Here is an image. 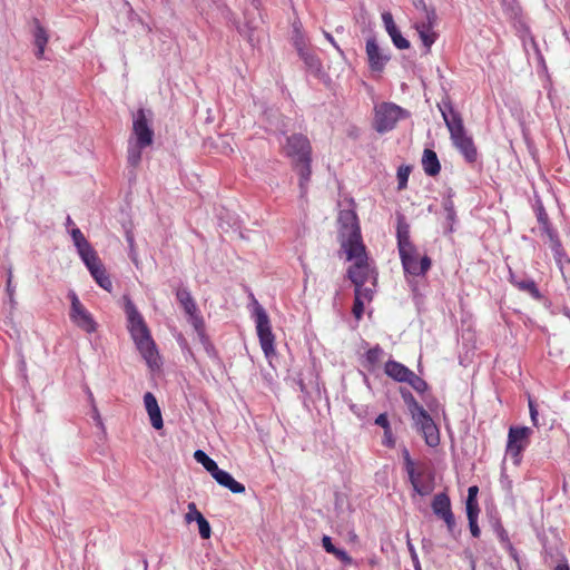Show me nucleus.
I'll use <instances>...</instances> for the list:
<instances>
[{
	"instance_id": "f257e3e1",
	"label": "nucleus",
	"mask_w": 570,
	"mask_h": 570,
	"mask_svg": "<svg viewBox=\"0 0 570 570\" xmlns=\"http://www.w3.org/2000/svg\"><path fill=\"white\" fill-rule=\"evenodd\" d=\"M124 312L127 318V330L136 348L151 370L160 366V357L150 331L141 313L128 295L122 297Z\"/></svg>"
},
{
	"instance_id": "f03ea898",
	"label": "nucleus",
	"mask_w": 570,
	"mask_h": 570,
	"mask_svg": "<svg viewBox=\"0 0 570 570\" xmlns=\"http://www.w3.org/2000/svg\"><path fill=\"white\" fill-rule=\"evenodd\" d=\"M438 108L450 132L453 146L468 163H474L478 157V151L472 137L468 135L464 128L460 112L454 109L449 97L443 98L441 102L438 104Z\"/></svg>"
},
{
	"instance_id": "7ed1b4c3",
	"label": "nucleus",
	"mask_w": 570,
	"mask_h": 570,
	"mask_svg": "<svg viewBox=\"0 0 570 570\" xmlns=\"http://www.w3.org/2000/svg\"><path fill=\"white\" fill-rule=\"evenodd\" d=\"M283 150L293 161L294 169L299 176L298 186L301 189V197H305L312 175V147L309 140L302 134H294L286 138V144L283 146Z\"/></svg>"
},
{
	"instance_id": "20e7f679",
	"label": "nucleus",
	"mask_w": 570,
	"mask_h": 570,
	"mask_svg": "<svg viewBox=\"0 0 570 570\" xmlns=\"http://www.w3.org/2000/svg\"><path fill=\"white\" fill-rule=\"evenodd\" d=\"M410 117V112L394 102H380L374 106L373 128L379 134L393 130L401 119Z\"/></svg>"
},
{
	"instance_id": "39448f33",
	"label": "nucleus",
	"mask_w": 570,
	"mask_h": 570,
	"mask_svg": "<svg viewBox=\"0 0 570 570\" xmlns=\"http://www.w3.org/2000/svg\"><path fill=\"white\" fill-rule=\"evenodd\" d=\"M338 236L343 249H362L361 228L356 214L351 209L341 210L337 217Z\"/></svg>"
},
{
	"instance_id": "423d86ee",
	"label": "nucleus",
	"mask_w": 570,
	"mask_h": 570,
	"mask_svg": "<svg viewBox=\"0 0 570 570\" xmlns=\"http://www.w3.org/2000/svg\"><path fill=\"white\" fill-rule=\"evenodd\" d=\"M353 249L354 247L344 249L346 259L354 262L347 271L348 278L354 284V286L364 285L370 279H373L374 285L376 277L374 275V269L371 268L367 262L365 246L362 245V249Z\"/></svg>"
},
{
	"instance_id": "0eeeda50",
	"label": "nucleus",
	"mask_w": 570,
	"mask_h": 570,
	"mask_svg": "<svg viewBox=\"0 0 570 570\" xmlns=\"http://www.w3.org/2000/svg\"><path fill=\"white\" fill-rule=\"evenodd\" d=\"M253 316L262 351L265 357L271 360L276 355L275 336L272 332L269 317L265 308L257 301H255Z\"/></svg>"
},
{
	"instance_id": "6e6552de",
	"label": "nucleus",
	"mask_w": 570,
	"mask_h": 570,
	"mask_svg": "<svg viewBox=\"0 0 570 570\" xmlns=\"http://www.w3.org/2000/svg\"><path fill=\"white\" fill-rule=\"evenodd\" d=\"M410 409L415 426L423 435L426 445L438 446L440 444V432L430 414L412 396Z\"/></svg>"
},
{
	"instance_id": "1a4fd4ad",
	"label": "nucleus",
	"mask_w": 570,
	"mask_h": 570,
	"mask_svg": "<svg viewBox=\"0 0 570 570\" xmlns=\"http://www.w3.org/2000/svg\"><path fill=\"white\" fill-rule=\"evenodd\" d=\"M532 433V429L528 426H510L505 456L512 460L514 465L520 464L522 452L529 446Z\"/></svg>"
},
{
	"instance_id": "9d476101",
	"label": "nucleus",
	"mask_w": 570,
	"mask_h": 570,
	"mask_svg": "<svg viewBox=\"0 0 570 570\" xmlns=\"http://www.w3.org/2000/svg\"><path fill=\"white\" fill-rule=\"evenodd\" d=\"M400 258L405 275L413 277L425 276L432 265V261L428 255L420 256L417 248L401 250Z\"/></svg>"
},
{
	"instance_id": "9b49d317",
	"label": "nucleus",
	"mask_w": 570,
	"mask_h": 570,
	"mask_svg": "<svg viewBox=\"0 0 570 570\" xmlns=\"http://www.w3.org/2000/svg\"><path fill=\"white\" fill-rule=\"evenodd\" d=\"M69 298L71 301L69 316L72 323H75L79 328H81L88 334L96 332L97 323L94 320L92 315L81 304L77 294L72 291L69 292Z\"/></svg>"
},
{
	"instance_id": "f8f14e48",
	"label": "nucleus",
	"mask_w": 570,
	"mask_h": 570,
	"mask_svg": "<svg viewBox=\"0 0 570 570\" xmlns=\"http://www.w3.org/2000/svg\"><path fill=\"white\" fill-rule=\"evenodd\" d=\"M132 136V141L139 144V146L149 147L154 141V130L145 109H139L134 115Z\"/></svg>"
},
{
	"instance_id": "ddd939ff",
	"label": "nucleus",
	"mask_w": 570,
	"mask_h": 570,
	"mask_svg": "<svg viewBox=\"0 0 570 570\" xmlns=\"http://www.w3.org/2000/svg\"><path fill=\"white\" fill-rule=\"evenodd\" d=\"M365 50L370 69L373 72H382L390 60V53L379 46L374 37L366 40Z\"/></svg>"
},
{
	"instance_id": "4468645a",
	"label": "nucleus",
	"mask_w": 570,
	"mask_h": 570,
	"mask_svg": "<svg viewBox=\"0 0 570 570\" xmlns=\"http://www.w3.org/2000/svg\"><path fill=\"white\" fill-rule=\"evenodd\" d=\"M436 14L434 10H426L425 19L415 23L419 37L426 49L430 51L431 46L435 42L436 33L433 31Z\"/></svg>"
},
{
	"instance_id": "2eb2a0df",
	"label": "nucleus",
	"mask_w": 570,
	"mask_h": 570,
	"mask_svg": "<svg viewBox=\"0 0 570 570\" xmlns=\"http://www.w3.org/2000/svg\"><path fill=\"white\" fill-rule=\"evenodd\" d=\"M382 21H383L386 32L389 33V36L392 39L393 45L397 49H407L410 47V42L400 32L399 28L396 27V24L394 22L392 13L389 11L383 12Z\"/></svg>"
},
{
	"instance_id": "dca6fc26",
	"label": "nucleus",
	"mask_w": 570,
	"mask_h": 570,
	"mask_svg": "<svg viewBox=\"0 0 570 570\" xmlns=\"http://www.w3.org/2000/svg\"><path fill=\"white\" fill-rule=\"evenodd\" d=\"M144 405L149 415L150 423L154 429L160 430L164 426L161 411L158 405L157 399L151 392H146L144 395Z\"/></svg>"
},
{
	"instance_id": "f3484780",
	"label": "nucleus",
	"mask_w": 570,
	"mask_h": 570,
	"mask_svg": "<svg viewBox=\"0 0 570 570\" xmlns=\"http://www.w3.org/2000/svg\"><path fill=\"white\" fill-rule=\"evenodd\" d=\"M396 239H397V249L399 253L401 250L410 249L414 247V244L410 239V226L405 222L404 216H397V226H396Z\"/></svg>"
},
{
	"instance_id": "a211bd4d",
	"label": "nucleus",
	"mask_w": 570,
	"mask_h": 570,
	"mask_svg": "<svg viewBox=\"0 0 570 570\" xmlns=\"http://www.w3.org/2000/svg\"><path fill=\"white\" fill-rule=\"evenodd\" d=\"M213 478L219 485L227 488L233 493L238 494L245 492V487L236 481L233 475L225 470L218 469L216 473H214Z\"/></svg>"
},
{
	"instance_id": "6ab92c4d",
	"label": "nucleus",
	"mask_w": 570,
	"mask_h": 570,
	"mask_svg": "<svg viewBox=\"0 0 570 570\" xmlns=\"http://www.w3.org/2000/svg\"><path fill=\"white\" fill-rule=\"evenodd\" d=\"M49 36L47 30L40 24L39 20H35L33 43L36 46L35 55L38 59L45 58V49L48 43Z\"/></svg>"
},
{
	"instance_id": "aec40b11",
	"label": "nucleus",
	"mask_w": 570,
	"mask_h": 570,
	"mask_svg": "<svg viewBox=\"0 0 570 570\" xmlns=\"http://www.w3.org/2000/svg\"><path fill=\"white\" fill-rule=\"evenodd\" d=\"M384 371L386 375L392 377L393 380L397 382H406L409 380V376L411 374V370L407 368L405 365L396 362V361H387L384 366Z\"/></svg>"
},
{
	"instance_id": "412c9836",
	"label": "nucleus",
	"mask_w": 570,
	"mask_h": 570,
	"mask_svg": "<svg viewBox=\"0 0 570 570\" xmlns=\"http://www.w3.org/2000/svg\"><path fill=\"white\" fill-rule=\"evenodd\" d=\"M431 507L433 513L440 519H443L444 517L452 513L450 498L444 492L434 495Z\"/></svg>"
},
{
	"instance_id": "4be33fe9",
	"label": "nucleus",
	"mask_w": 570,
	"mask_h": 570,
	"mask_svg": "<svg viewBox=\"0 0 570 570\" xmlns=\"http://www.w3.org/2000/svg\"><path fill=\"white\" fill-rule=\"evenodd\" d=\"M423 170L428 176H436L441 170V165L436 153L432 149H424L422 156Z\"/></svg>"
},
{
	"instance_id": "5701e85b",
	"label": "nucleus",
	"mask_w": 570,
	"mask_h": 570,
	"mask_svg": "<svg viewBox=\"0 0 570 570\" xmlns=\"http://www.w3.org/2000/svg\"><path fill=\"white\" fill-rule=\"evenodd\" d=\"M510 282L520 291L529 293L533 298L541 297L540 291L532 278H519L510 272Z\"/></svg>"
},
{
	"instance_id": "b1692460",
	"label": "nucleus",
	"mask_w": 570,
	"mask_h": 570,
	"mask_svg": "<svg viewBox=\"0 0 570 570\" xmlns=\"http://www.w3.org/2000/svg\"><path fill=\"white\" fill-rule=\"evenodd\" d=\"M176 298L181 305L184 312L190 316L194 315L196 312H198L197 304L195 299L193 298L190 292L186 287H180L176 292Z\"/></svg>"
},
{
	"instance_id": "393cba45",
	"label": "nucleus",
	"mask_w": 570,
	"mask_h": 570,
	"mask_svg": "<svg viewBox=\"0 0 570 570\" xmlns=\"http://www.w3.org/2000/svg\"><path fill=\"white\" fill-rule=\"evenodd\" d=\"M296 49L298 51V55L301 59L305 62V65L311 70H320L321 68V61L320 59L308 50H306L298 41L295 42Z\"/></svg>"
},
{
	"instance_id": "a878e982",
	"label": "nucleus",
	"mask_w": 570,
	"mask_h": 570,
	"mask_svg": "<svg viewBox=\"0 0 570 570\" xmlns=\"http://www.w3.org/2000/svg\"><path fill=\"white\" fill-rule=\"evenodd\" d=\"M148 146H139V144L134 142L132 139L128 141V155L127 160L131 167H137L141 160V151Z\"/></svg>"
},
{
	"instance_id": "bb28decb",
	"label": "nucleus",
	"mask_w": 570,
	"mask_h": 570,
	"mask_svg": "<svg viewBox=\"0 0 570 570\" xmlns=\"http://www.w3.org/2000/svg\"><path fill=\"white\" fill-rule=\"evenodd\" d=\"M407 476L414 492L419 495L424 497L432 491L431 487L421 483L422 472L416 471V469L412 470V474H407Z\"/></svg>"
},
{
	"instance_id": "cd10ccee",
	"label": "nucleus",
	"mask_w": 570,
	"mask_h": 570,
	"mask_svg": "<svg viewBox=\"0 0 570 570\" xmlns=\"http://www.w3.org/2000/svg\"><path fill=\"white\" fill-rule=\"evenodd\" d=\"M90 275L96 281V283L104 289L110 292L112 288V282L109 275L106 273L105 266H100L98 269H94L90 272Z\"/></svg>"
},
{
	"instance_id": "c85d7f7f",
	"label": "nucleus",
	"mask_w": 570,
	"mask_h": 570,
	"mask_svg": "<svg viewBox=\"0 0 570 570\" xmlns=\"http://www.w3.org/2000/svg\"><path fill=\"white\" fill-rule=\"evenodd\" d=\"M195 460L200 463L207 472L213 476L214 473L219 469L217 463L209 458L203 450H196L194 453Z\"/></svg>"
},
{
	"instance_id": "c756f323",
	"label": "nucleus",
	"mask_w": 570,
	"mask_h": 570,
	"mask_svg": "<svg viewBox=\"0 0 570 570\" xmlns=\"http://www.w3.org/2000/svg\"><path fill=\"white\" fill-rule=\"evenodd\" d=\"M550 248L553 253V257H554L557 264L561 268H562L563 262L570 263V261L568 259V257L566 255V252L562 247L560 239H557V240H553L552 243H550Z\"/></svg>"
},
{
	"instance_id": "7c9ffc66",
	"label": "nucleus",
	"mask_w": 570,
	"mask_h": 570,
	"mask_svg": "<svg viewBox=\"0 0 570 570\" xmlns=\"http://www.w3.org/2000/svg\"><path fill=\"white\" fill-rule=\"evenodd\" d=\"M189 322L193 325V327L195 328V331L197 332L199 340H205L206 338V335L204 332L205 323H204V318L200 315L199 311L196 312L194 315L189 316Z\"/></svg>"
},
{
	"instance_id": "2f4dec72",
	"label": "nucleus",
	"mask_w": 570,
	"mask_h": 570,
	"mask_svg": "<svg viewBox=\"0 0 570 570\" xmlns=\"http://www.w3.org/2000/svg\"><path fill=\"white\" fill-rule=\"evenodd\" d=\"M405 383H409L419 393H423L428 389L426 382L414 372H411L409 380H406Z\"/></svg>"
},
{
	"instance_id": "473e14b6",
	"label": "nucleus",
	"mask_w": 570,
	"mask_h": 570,
	"mask_svg": "<svg viewBox=\"0 0 570 570\" xmlns=\"http://www.w3.org/2000/svg\"><path fill=\"white\" fill-rule=\"evenodd\" d=\"M69 234L71 236L72 243L76 248L83 247V245L88 244L89 242L82 234V232L78 227H72L69 229Z\"/></svg>"
},
{
	"instance_id": "72a5a7b5",
	"label": "nucleus",
	"mask_w": 570,
	"mask_h": 570,
	"mask_svg": "<svg viewBox=\"0 0 570 570\" xmlns=\"http://www.w3.org/2000/svg\"><path fill=\"white\" fill-rule=\"evenodd\" d=\"M76 249L82 263H88L89 259H92V257L97 256V252L92 248L90 243L83 245V247L81 246Z\"/></svg>"
},
{
	"instance_id": "f704fd0d",
	"label": "nucleus",
	"mask_w": 570,
	"mask_h": 570,
	"mask_svg": "<svg viewBox=\"0 0 570 570\" xmlns=\"http://www.w3.org/2000/svg\"><path fill=\"white\" fill-rule=\"evenodd\" d=\"M410 171H411V169L409 166H401L397 169V188L400 190H402L406 187Z\"/></svg>"
},
{
	"instance_id": "c9c22d12",
	"label": "nucleus",
	"mask_w": 570,
	"mask_h": 570,
	"mask_svg": "<svg viewBox=\"0 0 570 570\" xmlns=\"http://www.w3.org/2000/svg\"><path fill=\"white\" fill-rule=\"evenodd\" d=\"M198 525L199 535L203 539H209L212 534V528L209 522L205 519V517H200L198 520L195 521Z\"/></svg>"
},
{
	"instance_id": "e433bc0d",
	"label": "nucleus",
	"mask_w": 570,
	"mask_h": 570,
	"mask_svg": "<svg viewBox=\"0 0 570 570\" xmlns=\"http://www.w3.org/2000/svg\"><path fill=\"white\" fill-rule=\"evenodd\" d=\"M382 355H383V350L379 345H376L366 352V361L371 365H374L381 360Z\"/></svg>"
},
{
	"instance_id": "4c0bfd02",
	"label": "nucleus",
	"mask_w": 570,
	"mask_h": 570,
	"mask_svg": "<svg viewBox=\"0 0 570 570\" xmlns=\"http://www.w3.org/2000/svg\"><path fill=\"white\" fill-rule=\"evenodd\" d=\"M203 514L198 511L194 502L188 503V512L185 514L186 523H191L198 520Z\"/></svg>"
},
{
	"instance_id": "58836bf2",
	"label": "nucleus",
	"mask_w": 570,
	"mask_h": 570,
	"mask_svg": "<svg viewBox=\"0 0 570 570\" xmlns=\"http://www.w3.org/2000/svg\"><path fill=\"white\" fill-rule=\"evenodd\" d=\"M364 313V299L361 298V293H355V301L353 305V314L355 318L360 320Z\"/></svg>"
},
{
	"instance_id": "ea45409f",
	"label": "nucleus",
	"mask_w": 570,
	"mask_h": 570,
	"mask_svg": "<svg viewBox=\"0 0 570 570\" xmlns=\"http://www.w3.org/2000/svg\"><path fill=\"white\" fill-rule=\"evenodd\" d=\"M446 524L448 531L451 535L455 537L459 533L453 512L442 519Z\"/></svg>"
},
{
	"instance_id": "a19ab883",
	"label": "nucleus",
	"mask_w": 570,
	"mask_h": 570,
	"mask_svg": "<svg viewBox=\"0 0 570 570\" xmlns=\"http://www.w3.org/2000/svg\"><path fill=\"white\" fill-rule=\"evenodd\" d=\"M528 404H529V411H530V417H531V422L534 426H540V423H539V413H538V410H537V405L534 403V401L529 396V400H528Z\"/></svg>"
},
{
	"instance_id": "79ce46f5",
	"label": "nucleus",
	"mask_w": 570,
	"mask_h": 570,
	"mask_svg": "<svg viewBox=\"0 0 570 570\" xmlns=\"http://www.w3.org/2000/svg\"><path fill=\"white\" fill-rule=\"evenodd\" d=\"M332 554H334L340 561H342L344 564H352L353 563V559L348 556V553L343 550V549H338L336 548L335 549V552H333Z\"/></svg>"
},
{
	"instance_id": "37998d69",
	"label": "nucleus",
	"mask_w": 570,
	"mask_h": 570,
	"mask_svg": "<svg viewBox=\"0 0 570 570\" xmlns=\"http://www.w3.org/2000/svg\"><path fill=\"white\" fill-rule=\"evenodd\" d=\"M443 208L445 209L446 212V218L449 222L453 223L454 219H455V212H454V206H453V202L451 199H446L444 200L443 203Z\"/></svg>"
},
{
	"instance_id": "c03bdc74",
	"label": "nucleus",
	"mask_w": 570,
	"mask_h": 570,
	"mask_svg": "<svg viewBox=\"0 0 570 570\" xmlns=\"http://www.w3.org/2000/svg\"><path fill=\"white\" fill-rule=\"evenodd\" d=\"M407 548H409V551H410V554H411V559L413 561L414 570H422L419 557H417L416 551H415V548L411 543L410 540L407 541Z\"/></svg>"
},
{
	"instance_id": "a18cd8bd",
	"label": "nucleus",
	"mask_w": 570,
	"mask_h": 570,
	"mask_svg": "<svg viewBox=\"0 0 570 570\" xmlns=\"http://www.w3.org/2000/svg\"><path fill=\"white\" fill-rule=\"evenodd\" d=\"M357 291L361 293V298L362 299H364V301H371L372 299L373 289L370 288V287H366L365 284L364 285H360V286H355V293H357Z\"/></svg>"
},
{
	"instance_id": "49530a36",
	"label": "nucleus",
	"mask_w": 570,
	"mask_h": 570,
	"mask_svg": "<svg viewBox=\"0 0 570 570\" xmlns=\"http://www.w3.org/2000/svg\"><path fill=\"white\" fill-rule=\"evenodd\" d=\"M495 531L500 542L503 544L504 548L508 547V544H511L508 532L504 530L502 525H498Z\"/></svg>"
},
{
	"instance_id": "de8ad7c7",
	"label": "nucleus",
	"mask_w": 570,
	"mask_h": 570,
	"mask_svg": "<svg viewBox=\"0 0 570 570\" xmlns=\"http://www.w3.org/2000/svg\"><path fill=\"white\" fill-rule=\"evenodd\" d=\"M541 230H542L543 234L547 235V237L549 238L550 243H552L553 240L559 239L558 233L552 228L550 223L547 224L546 226H542Z\"/></svg>"
},
{
	"instance_id": "09e8293b",
	"label": "nucleus",
	"mask_w": 570,
	"mask_h": 570,
	"mask_svg": "<svg viewBox=\"0 0 570 570\" xmlns=\"http://www.w3.org/2000/svg\"><path fill=\"white\" fill-rule=\"evenodd\" d=\"M322 547L324 548V550H325L327 553H331V554H332L333 552H335V549H336V547H335V546L333 544V542H332L331 537H328V535H324V537L322 538Z\"/></svg>"
},
{
	"instance_id": "8fccbe9b",
	"label": "nucleus",
	"mask_w": 570,
	"mask_h": 570,
	"mask_svg": "<svg viewBox=\"0 0 570 570\" xmlns=\"http://www.w3.org/2000/svg\"><path fill=\"white\" fill-rule=\"evenodd\" d=\"M375 424L383 428L384 431L391 429L387 415L385 413L380 414L375 419Z\"/></svg>"
},
{
	"instance_id": "3c124183",
	"label": "nucleus",
	"mask_w": 570,
	"mask_h": 570,
	"mask_svg": "<svg viewBox=\"0 0 570 570\" xmlns=\"http://www.w3.org/2000/svg\"><path fill=\"white\" fill-rule=\"evenodd\" d=\"M6 291H7L8 296H11V297H12V294H14V292H16V287L12 284V271H11V268H9L8 273H7V287H6Z\"/></svg>"
},
{
	"instance_id": "603ef678",
	"label": "nucleus",
	"mask_w": 570,
	"mask_h": 570,
	"mask_svg": "<svg viewBox=\"0 0 570 570\" xmlns=\"http://www.w3.org/2000/svg\"><path fill=\"white\" fill-rule=\"evenodd\" d=\"M89 272L94 271L95 268L98 269L100 266H102V263L100 258L97 256L92 257V259H89L88 263H83Z\"/></svg>"
},
{
	"instance_id": "864d4df0",
	"label": "nucleus",
	"mask_w": 570,
	"mask_h": 570,
	"mask_svg": "<svg viewBox=\"0 0 570 570\" xmlns=\"http://www.w3.org/2000/svg\"><path fill=\"white\" fill-rule=\"evenodd\" d=\"M383 444L389 446V448H393L394 446L395 441H394V438L392 435L391 429L384 431Z\"/></svg>"
},
{
	"instance_id": "5fc2aeb1",
	"label": "nucleus",
	"mask_w": 570,
	"mask_h": 570,
	"mask_svg": "<svg viewBox=\"0 0 570 570\" xmlns=\"http://www.w3.org/2000/svg\"><path fill=\"white\" fill-rule=\"evenodd\" d=\"M476 520L478 519H472L469 520V527H470V531H471V534L474 537V538H478L480 535V528L476 523Z\"/></svg>"
},
{
	"instance_id": "6e6d98bb",
	"label": "nucleus",
	"mask_w": 570,
	"mask_h": 570,
	"mask_svg": "<svg viewBox=\"0 0 570 570\" xmlns=\"http://www.w3.org/2000/svg\"><path fill=\"white\" fill-rule=\"evenodd\" d=\"M200 342L203 343V345H204V347H205L206 353H207L209 356H214V355H215V348H214V346L209 343L208 337L206 336V338H205V340H200Z\"/></svg>"
},
{
	"instance_id": "4d7b16f0",
	"label": "nucleus",
	"mask_w": 570,
	"mask_h": 570,
	"mask_svg": "<svg viewBox=\"0 0 570 570\" xmlns=\"http://www.w3.org/2000/svg\"><path fill=\"white\" fill-rule=\"evenodd\" d=\"M466 514H468V520H471L472 519H478V514H479V507L478 505H471L466 508Z\"/></svg>"
},
{
	"instance_id": "13d9d810",
	"label": "nucleus",
	"mask_w": 570,
	"mask_h": 570,
	"mask_svg": "<svg viewBox=\"0 0 570 570\" xmlns=\"http://www.w3.org/2000/svg\"><path fill=\"white\" fill-rule=\"evenodd\" d=\"M504 549L508 550L510 557L519 563V556H518V551L514 549V547L511 544H508V547H505Z\"/></svg>"
},
{
	"instance_id": "bf43d9fd",
	"label": "nucleus",
	"mask_w": 570,
	"mask_h": 570,
	"mask_svg": "<svg viewBox=\"0 0 570 570\" xmlns=\"http://www.w3.org/2000/svg\"><path fill=\"white\" fill-rule=\"evenodd\" d=\"M324 36L325 38L332 43V46L341 53L343 55V51L342 49L340 48V46L336 43V41L334 40L333 36L330 33V32H326L324 31Z\"/></svg>"
},
{
	"instance_id": "052dcab7",
	"label": "nucleus",
	"mask_w": 570,
	"mask_h": 570,
	"mask_svg": "<svg viewBox=\"0 0 570 570\" xmlns=\"http://www.w3.org/2000/svg\"><path fill=\"white\" fill-rule=\"evenodd\" d=\"M538 222L540 224V226H546L547 224H549V218H548V215L541 210L539 214H538Z\"/></svg>"
},
{
	"instance_id": "680f3d73",
	"label": "nucleus",
	"mask_w": 570,
	"mask_h": 570,
	"mask_svg": "<svg viewBox=\"0 0 570 570\" xmlns=\"http://www.w3.org/2000/svg\"><path fill=\"white\" fill-rule=\"evenodd\" d=\"M479 492V489L476 485H472L468 489V498L476 499V494Z\"/></svg>"
},
{
	"instance_id": "e2e57ef3",
	"label": "nucleus",
	"mask_w": 570,
	"mask_h": 570,
	"mask_svg": "<svg viewBox=\"0 0 570 570\" xmlns=\"http://www.w3.org/2000/svg\"><path fill=\"white\" fill-rule=\"evenodd\" d=\"M404 465L407 474H412V470H415V463L413 460H407V462L404 463Z\"/></svg>"
},
{
	"instance_id": "0e129e2a",
	"label": "nucleus",
	"mask_w": 570,
	"mask_h": 570,
	"mask_svg": "<svg viewBox=\"0 0 570 570\" xmlns=\"http://www.w3.org/2000/svg\"><path fill=\"white\" fill-rule=\"evenodd\" d=\"M402 456H403V460H404V463L407 462V460H412L411 455H410V452L406 448H404L402 450Z\"/></svg>"
},
{
	"instance_id": "69168bd1",
	"label": "nucleus",
	"mask_w": 570,
	"mask_h": 570,
	"mask_svg": "<svg viewBox=\"0 0 570 570\" xmlns=\"http://www.w3.org/2000/svg\"><path fill=\"white\" fill-rule=\"evenodd\" d=\"M65 225H66V227L68 228V230H69L70 228H72V227H76V226H75V223H73V220L71 219V217H70V216H67Z\"/></svg>"
},
{
	"instance_id": "338daca9",
	"label": "nucleus",
	"mask_w": 570,
	"mask_h": 570,
	"mask_svg": "<svg viewBox=\"0 0 570 570\" xmlns=\"http://www.w3.org/2000/svg\"><path fill=\"white\" fill-rule=\"evenodd\" d=\"M554 570H570L567 562L558 563Z\"/></svg>"
},
{
	"instance_id": "774afa93",
	"label": "nucleus",
	"mask_w": 570,
	"mask_h": 570,
	"mask_svg": "<svg viewBox=\"0 0 570 570\" xmlns=\"http://www.w3.org/2000/svg\"><path fill=\"white\" fill-rule=\"evenodd\" d=\"M471 505H478L476 499L473 498H466V508Z\"/></svg>"
}]
</instances>
